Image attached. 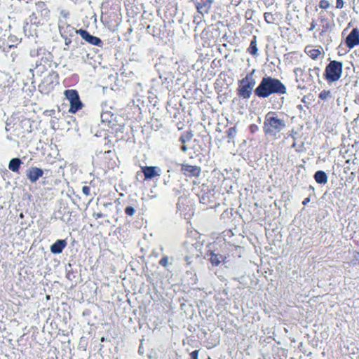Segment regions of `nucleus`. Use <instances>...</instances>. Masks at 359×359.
Listing matches in <instances>:
<instances>
[{
	"mask_svg": "<svg viewBox=\"0 0 359 359\" xmlns=\"http://www.w3.org/2000/svg\"><path fill=\"white\" fill-rule=\"evenodd\" d=\"M346 46L349 48H353L359 45V30L358 28H353L345 40Z\"/></svg>",
	"mask_w": 359,
	"mask_h": 359,
	"instance_id": "8",
	"label": "nucleus"
},
{
	"mask_svg": "<svg viewBox=\"0 0 359 359\" xmlns=\"http://www.w3.org/2000/svg\"><path fill=\"white\" fill-rule=\"evenodd\" d=\"M210 195H212V194H211V191H209V192H208V193L206 194V196H207V197H208V200L207 201H205V196H203L202 199L204 201H203V203H210V204H212V203H215V204H216V203H215L213 200H211V199H210V198H209V196H210Z\"/></svg>",
	"mask_w": 359,
	"mask_h": 359,
	"instance_id": "27",
	"label": "nucleus"
},
{
	"mask_svg": "<svg viewBox=\"0 0 359 359\" xmlns=\"http://www.w3.org/2000/svg\"><path fill=\"white\" fill-rule=\"evenodd\" d=\"M67 242L65 240H57L50 246V252L53 254H59L66 247Z\"/></svg>",
	"mask_w": 359,
	"mask_h": 359,
	"instance_id": "15",
	"label": "nucleus"
},
{
	"mask_svg": "<svg viewBox=\"0 0 359 359\" xmlns=\"http://www.w3.org/2000/svg\"><path fill=\"white\" fill-rule=\"evenodd\" d=\"M236 133L237 129L235 126L229 128L226 131L227 137L229 139H233L234 137L236 136Z\"/></svg>",
	"mask_w": 359,
	"mask_h": 359,
	"instance_id": "21",
	"label": "nucleus"
},
{
	"mask_svg": "<svg viewBox=\"0 0 359 359\" xmlns=\"http://www.w3.org/2000/svg\"><path fill=\"white\" fill-rule=\"evenodd\" d=\"M101 341H104V337H102V338H101Z\"/></svg>",
	"mask_w": 359,
	"mask_h": 359,
	"instance_id": "44",
	"label": "nucleus"
},
{
	"mask_svg": "<svg viewBox=\"0 0 359 359\" xmlns=\"http://www.w3.org/2000/svg\"><path fill=\"white\" fill-rule=\"evenodd\" d=\"M182 170L189 177H198L201 173V168L196 165H181Z\"/></svg>",
	"mask_w": 359,
	"mask_h": 359,
	"instance_id": "12",
	"label": "nucleus"
},
{
	"mask_svg": "<svg viewBox=\"0 0 359 359\" xmlns=\"http://www.w3.org/2000/svg\"><path fill=\"white\" fill-rule=\"evenodd\" d=\"M125 212L128 216H133L136 212V210L133 206H128L125 209Z\"/></svg>",
	"mask_w": 359,
	"mask_h": 359,
	"instance_id": "25",
	"label": "nucleus"
},
{
	"mask_svg": "<svg viewBox=\"0 0 359 359\" xmlns=\"http://www.w3.org/2000/svg\"><path fill=\"white\" fill-rule=\"evenodd\" d=\"M104 215L100 212H97V213H94L93 214V217L95 218V219H98V218H101L102 217H104Z\"/></svg>",
	"mask_w": 359,
	"mask_h": 359,
	"instance_id": "34",
	"label": "nucleus"
},
{
	"mask_svg": "<svg viewBox=\"0 0 359 359\" xmlns=\"http://www.w3.org/2000/svg\"><path fill=\"white\" fill-rule=\"evenodd\" d=\"M60 14L63 16V18H64L65 19H66V18H67L68 13H66L65 11H61V13H60Z\"/></svg>",
	"mask_w": 359,
	"mask_h": 359,
	"instance_id": "37",
	"label": "nucleus"
},
{
	"mask_svg": "<svg viewBox=\"0 0 359 359\" xmlns=\"http://www.w3.org/2000/svg\"><path fill=\"white\" fill-rule=\"evenodd\" d=\"M309 72L310 74V76H312L313 74L316 76L317 77H319L320 73V68L318 67H314L313 68H310L309 69Z\"/></svg>",
	"mask_w": 359,
	"mask_h": 359,
	"instance_id": "22",
	"label": "nucleus"
},
{
	"mask_svg": "<svg viewBox=\"0 0 359 359\" xmlns=\"http://www.w3.org/2000/svg\"><path fill=\"white\" fill-rule=\"evenodd\" d=\"M294 73L296 75L297 81H298V78L303 75L304 73V69L300 68V67H296L294 69Z\"/></svg>",
	"mask_w": 359,
	"mask_h": 359,
	"instance_id": "26",
	"label": "nucleus"
},
{
	"mask_svg": "<svg viewBox=\"0 0 359 359\" xmlns=\"http://www.w3.org/2000/svg\"><path fill=\"white\" fill-rule=\"evenodd\" d=\"M309 201H310V198H309V197H307V198H306L303 201L302 204H303L304 205H306L308 203H309Z\"/></svg>",
	"mask_w": 359,
	"mask_h": 359,
	"instance_id": "36",
	"label": "nucleus"
},
{
	"mask_svg": "<svg viewBox=\"0 0 359 359\" xmlns=\"http://www.w3.org/2000/svg\"><path fill=\"white\" fill-rule=\"evenodd\" d=\"M304 51L313 60H317L322 55L320 49L312 48L310 46H306Z\"/></svg>",
	"mask_w": 359,
	"mask_h": 359,
	"instance_id": "16",
	"label": "nucleus"
},
{
	"mask_svg": "<svg viewBox=\"0 0 359 359\" xmlns=\"http://www.w3.org/2000/svg\"><path fill=\"white\" fill-rule=\"evenodd\" d=\"M198 352H199V351H198V350H195V351H192V352L190 353V355H191V359H198Z\"/></svg>",
	"mask_w": 359,
	"mask_h": 359,
	"instance_id": "30",
	"label": "nucleus"
},
{
	"mask_svg": "<svg viewBox=\"0 0 359 359\" xmlns=\"http://www.w3.org/2000/svg\"><path fill=\"white\" fill-rule=\"evenodd\" d=\"M344 6V0H336V6L335 8L337 9H341Z\"/></svg>",
	"mask_w": 359,
	"mask_h": 359,
	"instance_id": "28",
	"label": "nucleus"
},
{
	"mask_svg": "<svg viewBox=\"0 0 359 359\" xmlns=\"http://www.w3.org/2000/svg\"><path fill=\"white\" fill-rule=\"evenodd\" d=\"M104 207H107V206H110V205H112V203H104L103 205Z\"/></svg>",
	"mask_w": 359,
	"mask_h": 359,
	"instance_id": "39",
	"label": "nucleus"
},
{
	"mask_svg": "<svg viewBox=\"0 0 359 359\" xmlns=\"http://www.w3.org/2000/svg\"><path fill=\"white\" fill-rule=\"evenodd\" d=\"M212 3L213 0H196L195 6L198 12L204 15L209 13Z\"/></svg>",
	"mask_w": 359,
	"mask_h": 359,
	"instance_id": "9",
	"label": "nucleus"
},
{
	"mask_svg": "<svg viewBox=\"0 0 359 359\" xmlns=\"http://www.w3.org/2000/svg\"><path fill=\"white\" fill-rule=\"evenodd\" d=\"M255 72V69H252L244 78L238 81L236 94L239 97L248 100L251 97L253 88L256 84L254 77Z\"/></svg>",
	"mask_w": 359,
	"mask_h": 359,
	"instance_id": "3",
	"label": "nucleus"
},
{
	"mask_svg": "<svg viewBox=\"0 0 359 359\" xmlns=\"http://www.w3.org/2000/svg\"><path fill=\"white\" fill-rule=\"evenodd\" d=\"M43 171L36 167H32L26 172V175L31 182H36L39 177H42Z\"/></svg>",
	"mask_w": 359,
	"mask_h": 359,
	"instance_id": "10",
	"label": "nucleus"
},
{
	"mask_svg": "<svg viewBox=\"0 0 359 359\" xmlns=\"http://www.w3.org/2000/svg\"><path fill=\"white\" fill-rule=\"evenodd\" d=\"M82 192L86 196H89L90 194V187H88V186H83L82 187Z\"/></svg>",
	"mask_w": 359,
	"mask_h": 359,
	"instance_id": "29",
	"label": "nucleus"
},
{
	"mask_svg": "<svg viewBox=\"0 0 359 359\" xmlns=\"http://www.w3.org/2000/svg\"><path fill=\"white\" fill-rule=\"evenodd\" d=\"M58 27L61 36L73 37L75 34H79L78 29L61 19L59 20Z\"/></svg>",
	"mask_w": 359,
	"mask_h": 359,
	"instance_id": "7",
	"label": "nucleus"
},
{
	"mask_svg": "<svg viewBox=\"0 0 359 359\" xmlns=\"http://www.w3.org/2000/svg\"><path fill=\"white\" fill-rule=\"evenodd\" d=\"M250 130L252 133H254L258 130V127L255 124H252L250 126Z\"/></svg>",
	"mask_w": 359,
	"mask_h": 359,
	"instance_id": "33",
	"label": "nucleus"
},
{
	"mask_svg": "<svg viewBox=\"0 0 359 359\" xmlns=\"http://www.w3.org/2000/svg\"><path fill=\"white\" fill-rule=\"evenodd\" d=\"M316 25H317V24H316V20H313L312 22H311L310 27L308 29V31L309 32L313 31L316 28Z\"/></svg>",
	"mask_w": 359,
	"mask_h": 359,
	"instance_id": "31",
	"label": "nucleus"
},
{
	"mask_svg": "<svg viewBox=\"0 0 359 359\" xmlns=\"http://www.w3.org/2000/svg\"><path fill=\"white\" fill-rule=\"evenodd\" d=\"M318 6L321 9L325 10L330 6V4L328 0H320Z\"/></svg>",
	"mask_w": 359,
	"mask_h": 359,
	"instance_id": "23",
	"label": "nucleus"
},
{
	"mask_svg": "<svg viewBox=\"0 0 359 359\" xmlns=\"http://www.w3.org/2000/svg\"><path fill=\"white\" fill-rule=\"evenodd\" d=\"M314 179L318 184H325L327 182V176L323 170L317 171L314 175Z\"/></svg>",
	"mask_w": 359,
	"mask_h": 359,
	"instance_id": "18",
	"label": "nucleus"
},
{
	"mask_svg": "<svg viewBox=\"0 0 359 359\" xmlns=\"http://www.w3.org/2000/svg\"><path fill=\"white\" fill-rule=\"evenodd\" d=\"M285 122L278 117L275 111H269L264 117L263 131L265 135L277 137V135L285 128Z\"/></svg>",
	"mask_w": 359,
	"mask_h": 359,
	"instance_id": "2",
	"label": "nucleus"
},
{
	"mask_svg": "<svg viewBox=\"0 0 359 359\" xmlns=\"http://www.w3.org/2000/svg\"><path fill=\"white\" fill-rule=\"evenodd\" d=\"M207 359H212L210 357H208Z\"/></svg>",
	"mask_w": 359,
	"mask_h": 359,
	"instance_id": "45",
	"label": "nucleus"
},
{
	"mask_svg": "<svg viewBox=\"0 0 359 359\" xmlns=\"http://www.w3.org/2000/svg\"><path fill=\"white\" fill-rule=\"evenodd\" d=\"M143 173L146 179H152L156 176L161 175V169L158 167H144L143 168Z\"/></svg>",
	"mask_w": 359,
	"mask_h": 359,
	"instance_id": "14",
	"label": "nucleus"
},
{
	"mask_svg": "<svg viewBox=\"0 0 359 359\" xmlns=\"http://www.w3.org/2000/svg\"><path fill=\"white\" fill-rule=\"evenodd\" d=\"M181 149L183 150V151H186L187 150V148L185 146H182L181 147Z\"/></svg>",
	"mask_w": 359,
	"mask_h": 359,
	"instance_id": "41",
	"label": "nucleus"
},
{
	"mask_svg": "<svg viewBox=\"0 0 359 359\" xmlns=\"http://www.w3.org/2000/svg\"><path fill=\"white\" fill-rule=\"evenodd\" d=\"M343 64L341 62L332 60L325 67L324 79L328 83L337 81L341 76Z\"/></svg>",
	"mask_w": 359,
	"mask_h": 359,
	"instance_id": "4",
	"label": "nucleus"
},
{
	"mask_svg": "<svg viewBox=\"0 0 359 359\" xmlns=\"http://www.w3.org/2000/svg\"><path fill=\"white\" fill-rule=\"evenodd\" d=\"M285 86L278 79L271 76L263 77L254 93L258 97L266 98L272 94H285Z\"/></svg>",
	"mask_w": 359,
	"mask_h": 359,
	"instance_id": "1",
	"label": "nucleus"
},
{
	"mask_svg": "<svg viewBox=\"0 0 359 359\" xmlns=\"http://www.w3.org/2000/svg\"><path fill=\"white\" fill-rule=\"evenodd\" d=\"M68 47L69 46H65V47L64 48V50H67L68 49Z\"/></svg>",
	"mask_w": 359,
	"mask_h": 359,
	"instance_id": "43",
	"label": "nucleus"
},
{
	"mask_svg": "<svg viewBox=\"0 0 359 359\" xmlns=\"http://www.w3.org/2000/svg\"><path fill=\"white\" fill-rule=\"evenodd\" d=\"M318 20L320 22L318 28L319 37H321L330 31L334 25L329 20L323 12L319 13Z\"/></svg>",
	"mask_w": 359,
	"mask_h": 359,
	"instance_id": "6",
	"label": "nucleus"
},
{
	"mask_svg": "<svg viewBox=\"0 0 359 359\" xmlns=\"http://www.w3.org/2000/svg\"><path fill=\"white\" fill-rule=\"evenodd\" d=\"M247 52L252 56H257L258 52L257 36H253L250 41L249 47L247 48Z\"/></svg>",
	"mask_w": 359,
	"mask_h": 359,
	"instance_id": "17",
	"label": "nucleus"
},
{
	"mask_svg": "<svg viewBox=\"0 0 359 359\" xmlns=\"http://www.w3.org/2000/svg\"><path fill=\"white\" fill-rule=\"evenodd\" d=\"M354 258H355L356 260H358V261H359V251H357V252H355Z\"/></svg>",
	"mask_w": 359,
	"mask_h": 359,
	"instance_id": "38",
	"label": "nucleus"
},
{
	"mask_svg": "<svg viewBox=\"0 0 359 359\" xmlns=\"http://www.w3.org/2000/svg\"><path fill=\"white\" fill-rule=\"evenodd\" d=\"M168 263V258H163L161 261H160V264L163 266H166Z\"/></svg>",
	"mask_w": 359,
	"mask_h": 359,
	"instance_id": "35",
	"label": "nucleus"
},
{
	"mask_svg": "<svg viewBox=\"0 0 359 359\" xmlns=\"http://www.w3.org/2000/svg\"><path fill=\"white\" fill-rule=\"evenodd\" d=\"M329 96H330V90H323L321 91L318 95V97L322 100H326Z\"/></svg>",
	"mask_w": 359,
	"mask_h": 359,
	"instance_id": "24",
	"label": "nucleus"
},
{
	"mask_svg": "<svg viewBox=\"0 0 359 359\" xmlns=\"http://www.w3.org/2000/svg\"><path fill=\"white\" fill-rule=\"evenodd\" d=\"M52 76H48L47 77L45 78V80H48L49 79H50Z\"/></svg>",
	"mask_w": 359,
	"mask_h": 359,
	"instance_id": "42",
	"label": "nucleus"
},
{
	"mask_svg": "<svg viewBox=\"0 0 359 359\" xmlns=\"http://www.w3.org/2000/svg\"><path fill=\"white\" fill-rule=\"evenodd\" d=\"M36 5H38L39 6H43L44 3L43 2H39Z\"/></svg>",
	"mask_w": 359,
	"mask_h": 359,
	"instance_id": "40",
	"label": "nucleus"
},
{
	"mask_svg": "<svg viewBox=\"0 0 359 359\" xmlns=\"http://www.w3.org/2000/svg\"><path fill=\"white\" fill-rule=\"evenodd\" d=\"M78 32L81 36L89 43L98 46H101L102 41L100 38L90 35L87 31L83 29H79Z\"/></svg>",
	"mask_w": 359,
	"mask_h": 359,
	"instance_id": "11",
	"label": "nucleus"
},
{
	"mask_svg": "<svg viewBox=\"0 0 359 359\" xmlns=\"http://www.w3.org/2000/svg\"><path fill=\"white\" fill-rule=\"evenodd\" d=\"M208 255L210 256V263L215 266H219L221 263H225L226 257L223 256L219 253H215L212 251H210Z\"/></svg>",
	"mask_w": 359,
	"mask_h": 359,
	"instance_id": "13",
	"label": "nucleus"
},
{
	"mask_svg": "<svg viewBox=\"0 0 359 359\" xmlns=\"http://www.w3.org/2000/svg\"><path fill=\"white\" fill-rule=\"evenodd\" d=\"M264 18L267 24H274L276 20L275 14L271 12H265L264 13Z\"/></svg>",
	"mask_w": 359,
	"mask_h": 359,
	"instance_id": "20",
	"label": "nucleus"
},
{
	"mask_svg": "<svg viewBox=\"0 0 359 359\" xmlns=\"http://www.w3.org/2000/svg\"><path fill=\"white\" fill-rule=\"evenodd\" d=\"M62 38L64 39L65 46H69L71 44L72 40L69 36H62Z\"/></svg>",
	"mask_w": 359,
	"mask_h": 359,
	"instance_id": "32",
	"label": "nucleus"
},
{
	"mask_svg": "<svg viewBox=\"0 0 359 359\" xmlns=\"http://www.w3.org/2000/svg\"><path fill=\"white\" fill-rule=\"evenodd\" d=\"M67 98L70 102V113H75L81 108L82 103L79 100L77 92L74 90H67L65 93Z\"/></svg>",
	"mask_w": 359,
	"mask_h": 359,
	"instance_id": "5",
	"label": "nucleus"
},
{
	"mask_svg": "<svg viewBox=\"0 0 359 359\" xmlns=\"http://www.w3.org/2000/svg\"><path fill=\"white\" fill-rule=\"evenodd\" d=\"M22 161L18 158H12L8 163V168L13 172H18L20 165H21Z\"/></svg>",
	"mask_w": 359,
	"mask_h": 359,
	"instance_id": "19",
	"label": "nucleus"
}]
</instances>
